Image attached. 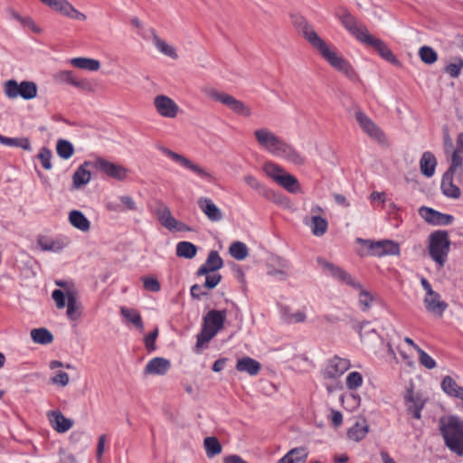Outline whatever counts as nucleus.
<instances>
[{"instance_id":"25","label":"nucleus","mask_w":463,"mask_h":463,"mask_svg":"<svg viewBox=\"0 0 463 463\" xmlns=\"http://www.w3.org/2000/svg\"><path fill=\"white\" fill-rule=\"evenodd\" d=\"M244 182L266 199L271 200L277 203L280 202V194L266 187L255 176L251 175H245Z\"/></svg>"},{"instance_id":"45","label":"nucleus","mask_w":463,"mask_h":463,"mask_svg":"<svg viewBox=\"0 0 463 463\" xmlns=\"http://www.w3.org/2000/svg\"><path fill=\"white\" fill-rule=\"evenodd\" d=\"M121 315L132 323L139 330L144 329L143 322L140 315L134 309H130L125 307H122L120 309Z\"/></svg>"},{"instance_id":"36","label":"nucleus","mask_w":463,"mask_h":463,"mask_svg":"<svg viewBox=\"0 0 463 463\" xmlns=\"http://www.w3.org/2000/svg\"><path fill=\"white\" fill-rule=\"evenodd\" d=\"M152 39L154 45L160 52L175 60L178 58L175 49L161 39L155 30L152 31Z\"/></svg>"},{"instance_id":"8","label":"nucleus","mask_w":463,"mask_h":463,"mask_svg":"<svg viewBox=\"0 0 463 463\" xmlns=\"http://www.w3.org/2000/svg\"><path fill=\"white\" fill-rule=\"evenodd\" d=\"M52 298L57 308L62 309L67 306L66 314L71 320L75 321L80 318V305L77 303V297L74 291L67 290L63 292L61 289H55L52 291Z\"/></svg>"},{"instance_id":"16","label":"nucleus","mask_w":463,"mask_h":463,"mask_svg":"<svg viewBox=\"0 0 463 463\" xmlns=\"http://www.w3.org/2000/svg\"><path fill=\"white\" fill-rule=\"evenodd\" d=\"M154 106L156 112L164 118H175L180 109L174 99L165 95H157L154 99Z\"/></svg>"},{"instance_id":"7","label":"nucleus","mask_w":463,"mask_h":463,"mask_svg":"<svg viewBox=\"0 0 463 463\" xmlns=\"http://www.w3.org/2000/svg\"><path fill=\"white\" fill-rule=\"evenodd\" d=\"M201 91L207 98L222 103L228 107L232 112L237 115L249 118L251 116V109L243 101L235 99L233 96L219 91L217 89L211 86H203Z\"/></svg>"},{"instance_id":"30","label":"nucleus","mask_w":463,"mask_h":463,"mask_svg":"<svg viewBox=\"0 0 463 463\" xmlns=\"http://www.w3.org/2000/svg\"><path fill=\"white\" fill-rule=\"evenodd\" d=\"M441 190L445 196L458 199L461 195L460 189L453 184V175L445 173L441 180Z\"/></svg>"},{"instance_id":"39","label":"nucleus","mask_w":463,"mask_h":463,"mask_svg":"<svg viewBox=\"0 0 463 463\" xmlns=\"http://www.w3.org/2000/svg\"><path fill=\"white\" fill-rule=\"evenodd\" d=\"M55 80L58 82L68 83L74 87L82 88L86 87L85 81H79L73 76V72L71 71H61L55 74Z\"/></svg>"},{"instance_id":"37","label":"nucleus","mask_w":463,"mask_h":463,"mask_svg":"<svg viewBox=\"0 0 463 463\" xmlns=\"http://www.w3.org/2000/svg\"><path fill=\"white\" fill-rule=\"evenodd\" d=\"M71 64L76 68L97 71L100 68V62L98 60L85 57H77L71 60Z\"/></svg>"},{"instance_id":"2","label":"nucleus","mask_w":463,"mask_h":463,"mask_svg":"<svg viewBox=\"0 0 463 463\" xmlns=\"http://www.w3.org/2000/svg\"><path fill=\"white\" fill-rule=\"evenodd\" d=\"M343 26L359 42L364 45L373 47L385 61L393 65H400L399 60L392 53L387 44L369 33L368 28L359 22L349 12L344 11L337 15Z\"/></svg>"},{"instance_id":"49","label":"nucleus","mask_w":463,"mask_h":463,"mask_svg":"<svg viewBox=\"0 0 463 463\" xmlns=\"http://www.w3.org/2000/svg\"><path fill=\"white\" fill-rule=\"evenodd\" d=\"M420 60L426 64H432L438 60L437 52L429 46H422L419 50Z\"/></svg>"},{"instance_id":"6","label":"nucleus","mask_w":463,"mask_h":463,"mask_svg":"<svg viewBox=\"0 0 463 463\" xmlns=\"http://www.w3.org/2000/svg\"><path fill=\"white\" fill-rule=\"evenodd\" d=\"M450 250V241L447 231H436L429 236L428 251L431 260L443 268L448 261Z\"/></svg>"},{"instance_id":"38","label":"nucleus","mask_w":463,"mask_h":463,"mask_svg":"<svg viewBox=\"0 0 463 463\" xmlns=\"http://www.w3.org/2000/svg\"><path fill=\"white\" fill-rule=\"evenodd\" d=\"M31 337L33 341L40 345H48L53 341L52 334L44 327L34 328L31 330Z\"/></svg>"},{"instance_id":"41","label":"nucleus","mask_w":463,"mask_h":463,"mask_svg":"<svg viewBox=\"0 0 463 463\" xmlns=\"http://www.w3.org/2000/svg\"><path fill=\"white\" fill-rule=\"evenodd\" d=\"M56 152L61 158L67 160L73 156L74 146L70 141L61 138L57 141Z\"/></svg>"},{"instance_id":"34","label":"nucleus","mask_w":463,"mask_h":463,"mask_svg":"<svg viewBox=\"0 0 463 463\" xmlns=\"http://www.w3.org/2000/svg\"><path fill=\"white\" fill-rule=\"evenodd\" d=\"M71 224L81 232H88L90 228V222L87 217L78 210H73L69 213Z\"/></svg>"},{"instance_id":"18","label":"nucleus","mask_w":463,"mask_h":463,"mask_svg":"<svg viewBox=\"0 0 463 463\" xmlns=\"http://www.w3.org/2000/svg\"><path fill=\"white\" fill-rule=\"evenodd\" d=\"M355 119L362 129L372 138L377 140L379 143L385 141V136L383 131L369 118L364 112L356 111Z\"/></svg>"},{"instance_id":"10","label":"nucleus","mask_w":463,"mask_h":463,"mask_svg":"<svg viewBox=\"0 0 463 463\" xmlns=\"http://www.w3.org/2000/svg\"><path fill=\"white\" fill-rule=\"evenodd\" d=\"M318 264L326 270L330 276L338 281L350 286L353 288H360L361 283L354 279L347 271L342 268L324 260L321 258L317 259Z\"/></svg>"},{"instance_id":"19","label":"nucleus","mask_w":463,"mask_h":463,"mask_svg":"<svg viewBox=\"0 0 463 463\" xmlns=\"http://www.w3.org/2000/svg\"><path fill=\"white\" fill-rule=\"evenodd\" d=\"M351 366L350 361L339 356H334L323 372L326 379H335L345 373Z\"/></svg>"},{"instance_id":"60","label":"nucleus","mask_w":463,"mask_h":463,"mask_svg":"<svg viewBox=\"0 0 463 463\" xmlns=\"http://www.w3.org/2000/svg\"><path fill=\"white\" fill-rule=\"evenodd\" d=\"M203 286H200L198 284H195L192 286L191 288V296L194 298L200 299L201 297L205 296L207 293L203 290Z\"/></svg>"},{"instance_id":"43","label":"nucleus","mask_w":463,"mask_h":463,"mask_svg":"<svg viewBox=\"0 0 463 463\" xmlns=\"http://www.w3.org/2000/svg\"><path fill=\"white\" fill-rule=\"evenodd\" d=\"M203 445L208 458H213L222 452V445L215 437H206Z\"/></svg>"},{"instance_id":"52","label":"nucleus","mask_w":463,"mask_h":463,"mask_svg":"<svg viewBox=\"0 0 463 463\" xmlns=\"http://www.w3.org/2000/svg\"><path fill=\"white\" fill-rule=\"evenodd\" d=\"M463 68V59L458 57L455 59V61L448 64L445 67V72L448 73L452 78H457Z\"/></svg>"},{"instance_id":"5","label":"nucleus","mask_w":463,"mask_h":463,"mask_svg":"<svg viewBox=\"0 0 463 463\" xmlns=\"http://www.w3.org/2000/svg\"><path fill=\"white\" fill-rule=\"evenodd\" d=\"M226 317V309H213L203 317L202 330L196 336L195 349L197 352L223 328Z\"/></svg>"},{"instance_id":"35","label":"nucleus","mask_w":463,"mask_h":463,"mask_svg":"<svg viewBox=\"0 0 463 463\" xmlns=\"http://www.w3.org/2000/svg\"><path fill=\"white\" fill-rule=\"evenodd\" d=\"M277 179V184L289 193L296 194L301 190L298 180L293 175L285 173Z\"/></svg>"},{"instance_id":"59","label":"nucleus","mask_w":463,"mask_h":463,"mask_svg":"<svg viewBox=\"0 0 463 463\" xmlns=\"http://www.w3.org/2000/svg\"><path fill=\"white\" fill-rule=\"evenodd\" d=\"M221 280L222 276L220 274L216 273L213 275H207L203 287L209 289H213L221 282Z\"/></svg>"},{"instance_id":"15","label":"nucleus","mask_w":463,"mask_h":463,"mask_svg":"<svg viewBox=\"0 0 463 463\" xmlns=\"http://www.w3.org/2000/svg\"><path fill=\"white\" fill-rule=\"evenodd\" d=\"M43 4L46 5L50 8L59 12L62 15L79 20V21H84L86 20V15L77 9L74 8V6L69 3L67 0H40Z\"/></svg>"},{"instance_id":"14","label":"nucleus","mask_w":463,"mask_h":463,"mask_svg":"<svg viewBox=\"0 0 463 463\" xmlns=\"http://www.w3.org/2000/svg\"><path fill=\"white\" fill-rule=\"evenodd\" d=\"M363 241V240H359ZM369 245L370 254L375 257H383L385 255L399 256L400 245L390 240H383L378 241H364Z\"/></svg>"},{"instance_id":"47","label":"nucleus","mask_w":463,"mask_h":463,"mask_svg":"<svg viewBox=\"0 0 463 463\" xmlns=\"http://www.w3.org/2000/svg\"><path fill=\"white\" fill-rule=\"evenodd\" d=\"M359 290L358 301L361 307V309L365 312L368 311L371 307V304L373 301V296L371 292L365 290L362 286L360 288H355Z\"/></svg>"},{"instance_id":"40","label":"nucleus","mask_w":463,"mask_h":463,"mask_svg":"<svg viewBox=\"0 0 463 463\" xmlns=\"http://www.w3.org/2000/svg\"><path fill=\"white\" fill-rule=\"evenodd\" d=\"M197 253V247L189 241H180L176 245V255L185 259H193Z\"/></svg>"},{"instance_id":"20","label":"nucleus","mask_w":463,"mask_h":463,"mask_svg":"<svg viewBox=\"0 0 463 463\" xmlns=\"http://www.w3.org/2000/svg\"><path fill=\"white\" fill-rule=\"evenodd\" d=\"M419 213L421 218L432 225H449L454 220L450 214L442 213L426 206L420 207Z\"/></svg>"},{"instance_id":"31","label":"nucleus","mask_w":463,"mask_h":463,"mask_svg":"<svg viewBox=\"0 0 463 463\" xmlns=\"http://www.w3.org/2000/svg\"><path fill=\"white\" fill-rule=\"evenodd\" d=\"M261 369L260 364L249 356L238 359L236 363V370L239 372H244L251 376L257 375Z\"/></svg>"},{"instance_id":"13","label":"nucleus","mask_w":463,"mask_h":463,"mask_svg":"<svg viewBox=\"0 0 463 463\" xmlns=\"http://www.w3.org/2000/svg\"><path fill=\"white\" fill-rule=\"evenodd\" d=\"M94 168L104 173L108 176L118 181H123L127 178L128 170L124 166L112 163L103 157H98L93 161Z\"/></svg>"},{"instance_id":"58","label":"nucleus","mask_w":463,"mask_h":463,"mask_svg":"<svg viewBox=\"0 0 463 463\" xmlns=\"http://www.w3.org/2000/svg\"><path fill=\"white\" fill-rule=\"evenodd\" d=\"M158 335V329L156 328L154 331H152L151 333H149L146 337H145V345L147 349V351H155L156 350V339Z\"/></svg>"},{"instance_id":"27","label":"nucleus","mask_w":463,"mask_h":463,"mask_svg":"<svg viewBox=\"0 0 463 463\" xmlns=\"http://www.w3.org/2000/svg\"><path fill=\"white\" fill-rule=\"evenodd\" d=\"M47 417L52 427L59 433H64L73 426V420L66 418L60 411H50Z\"/></svg>"},{"instance_id":"12","label":"nucleus","mask_w":463,"mask_h":463,"mask_svg":"<svg viewBox=\"0 0 463 463\" xmlns=\"http://www.w3.org/2000/svg\"><path fill=\"white\" fill-rule=\"evenodd\" d=\"M159 149L164 155L171 158L173 161L178 163L179 165H183L185 168L190 169L191 171L197 174L199 176L206 178L209 181H213L214 179L210 173L202 168L200 165L193 163L190 159L184 157V156L175 153L165 146H161Z\"/></svg>"},{"instance_id":"17","label":"nucleus","mask_w":463,"mask_h":463,"mask_svg":"<svg viewBox=\"0 0 463 463\" xmlns=\"http://www.w3.org/2000/svg\"><path fill=\"white\" fill-rule=\"evenodd\" d=\"M355 119L362 129L372 138L377 140L379 143L385 141V136L383 131L369 118L364 112L356 111Z\"/></svg>"},{"instance_id":"22","label":"nucleus","mask_w":463,"mask_h":463,"mask_svg":"<svg viewBox=\"0 0 463 463\" xmlns=\"http://www.w3.org/2000/svg\"><path fill=\"white\" fill-rule=\"evenodd\" d=\"M423 303L428 312L441 317L443 313L448 308V304L441 300L440 295L434 291L429 295H426Z\"/></svg>"},{"instance_id":"46","label":"nucleus","mask_w":463,"mask_h":463,"mask_svg":"<svg viewBox=\"0 0 463 463\" xmlns=\"http://www.w3.org/2000/svg\"><path fill=\"white\" fill-rule=\"evenodd\" d=\"M263 171L265 172V174L268 176L272 178L276 183L278 182L277 178H280V176L286 173L281 166H279V165H277L271 161L266 162L263 165Z\"/></svg>"},{"instance_id":"24","label":"nucleus","mask_w":463,"mask_h":463,"mask_svg":"<svg viewBox=\"0 0 463 463\" xmlns=\"http://www.w3.org/2000/svg\"><path fill=\"white\" fill-rule=\"evenodd\" d=\"M154 213L160 224L169 231H172V227L176 224V219L172 215L169 207L162 201L156 202Z\"/></svg>"},{"instance_id":"3","label":"nucleus","mask_w":463,"mask_h":463,"mask_svg":"<svg viewBox=\"0 0 463 463\" xmlns=\"http://www.w3.org/2000/svg\"><path fill=\"white\" fill-rule=\"evenodd\" d=\"M253 136L258 145L269 153L283 157L297 165L305 164V158L285 140L278 137L268 128L254 130Z\"/></svg>"},{"instance_id":"32","label":"nucleus","mask_w":463,"mask_h":463,"mask_svg":"<svg viewBox=\"0 0 463 463\" xmlns=\"http://www.w3.org/2000/svg\"><path fill=\"white\" fill-rule=\"evenodd\" d=\"M437 165V160L431 152H424L420 160V169L421 174L426 177L433 176L435 168Z\"/></svg>"},{"instance_id":"64","label":"nucleus","mask_w":463,"mask_h":463,"mask_svg":"<svg viewBox=\"0 0 463 463\" xmlns=\"http://www.w3.org/2000/svg\"><path fill=\"white\" fill-rule=\"evenodd\" d=\"M105 442H106V435L102 434L99 437L98 446H97V455L99 458L102 456L105 449Z\"/></svg>"},{"instance_id":"50","label":"nucleus","mask_w":463,"mask_h":463,"mask_svg":"<svg viewBox=\"0 0 463 463\" xmlns=\"http://www.w3.org/2000/svg\"><path fill=\"white\" fill-rule=\"evenodd\" d=\"M451 152V165L446 173L453 175L457 169L463 168V151L452 150Z\"/></svg>"},{"instance_id":"21","label":"nucleus","mask_w":463,"mask_h":463,"mask_svg":"<svg viewBox=\"0 0 463 463\" xmlns=\"http://www.w3.org/2000/svg\"><path fill=\"white\" fill-rule=\"evenodd\" d=\"M407 411L411 413L412 417L420 419V412L425 405V400L419 392H414L412 388H408L404 395Z\"/></svg>"},{"instance_id":"56","label":"nucleus","mask_w":463,"mask_h":463,"mask_svg":"<svg viewBox=\"0 0 463 463\" xmlns=\"http://www.w3.org/2000/svg\"><path fill=\"white\" fill-rule=\"evenodd\" d=\"M443 132V143H444V149L446 153H450L452 150H454V144L453 140L449 136V131L448 126H443L442 128Z\"/></svg>"},{"instance_id":"62","label":"nucleus","mask_w":463,"mask_h":463,"mask_svg":"<svg viewBox=\"0 0 463 463\" xmlns=\"http://www.w3.org/2000/svg\"><path fill=\"white\" fill-rule=\"evenodd\" d=\"M120 201H121V203L123 204L126 205V207L128 210H131V211L136 210V203H135L134 200L130 196L123 195V196L120 197Z\"/></svg>"},{"instance_id":"54","label":"nucleus","mask_w":463,"mask_h":463,"mask_svg":"<svg viewBox=\"0 0 463 463\" xmlns=\"http://www.w3.org/2000/svg\"><path fill=\"white\" fill-rule=\"evenodd\" d=\"M419 354V361L422 366L427 369H433L436 367L435 360L430 356L424 350L421 348L417 352Z\"/></svg>"},{"instance_id":"48","label":"nucleus","mask_w":463,"mask_h":463,"mask_svg":"<svg viewBox=\"0 0 463 463\" xmlns=\"http://www.w3.org/2000/svg\"><path fill=\"white\" fill-rule=\"evenodd\" d=\"M205 264L206 267L209 268V269L214 272L222 268L223 261L216 250H212L207 256Z\"/></svg>"},{"instance_id":"44","label":"nucleus","mask_w":463,"mask_h":463,"mask_svg":"<svg viewBox=\"0 0 463 463\" xmlns=\"http://www.w3.org/2000/svg\"><path fill=\"white\" fill-rule=\"evenodd\" d=\"M230 254L237 260H242L247 258L249 250L245 243L241 241H234L229 249Z\"/></svg>"},{"instance_id":"11","label":"nucleus","mask_w":463,"mask_h":463,"mask_svg":"<svg viewBox=\"0 0 463 463\" xmlns=\"http://www.w3.org/2000/svg\"><path fill=\"white\" fill-rule=\"evenodd\" d=\"M320 213H324V210L319 205H315L310 210V216L304 218V223L307 225L313 235L320 237L323 236L328 228V222L326 218L320 216Z\"/></svg>"},{"instance_id":"26","label":"nucleus","mask_w":463,"mask_h":463,"mask_svg":"<svg viewBox=\"0 0 463 463\" xmlns=\"http://www.w3.org/2000/svg\"><path fill=\"white\" fill-rule=\"evenodd\" d=\"M198 207L205 214L209 221L220 222L223 215L222 211L214 204L212 199L200 197L197 202Z\"/></svg>"},{"instance_id":"53","label":"nucleus","mask_w":463,"mask_h":463,"mask_svg":"<svg viewBox=\"0 0 463 463\" xmlns=\"http://www.w3.org/2000/svg\"><path fill=\"white\" fill-rule=\"evenodd\" d=\"M363 383L362 374L358 372H352L346 377V386L349 390H355Z\"/></svg>"},{"instance_id":"4","label":"nucleus","mask_w":463,"mask_h":463,"mask_svg":"<svg viewBox=\"0 0 463 463\" xmlns=\"http://www.w3.org/2000/svg\"><path fill=\"white\" fill-rule=\"evenodd\" d=\"M439 430L446 446L455 454L463 456V420L457 416L441 418Z\"/></svg>"},{"instance_id":"42","label":"nucleus","mask_w":463,"mask_h":463,"mask_svg":"<svg viewBox=\"0 0 463 463\" xmlns=\"http://www.w3.org/2000/svg\"><path fill=\"white\" fill-rule=\"evenodd\" d=\"M37 244L44 251H61L64 248V243L60 241L49 240L45 237H40Z\"/></svg>"},{"instance_id":"1","label":"nucleus","mask_w":463,"mask_h":463,"mask_svg":"<svg viewBox=\"0 0 463 463\" xmlns=\"http://www.w3.org/2000/svg\"><path fill=\"white\" fill-rule=\"evenodd\" d=\"M291 23L297 32L303 36L334 69L344 73L352 80L357 79V73L349 61L336 52L331 50L305 17L299 14H293L291 15Z\"/></svg>"},{"instance_id":"23","label":"nucleus","mask_w":463,"mask_h":463,"mask_svg":"<svg viewBox=\"0 0 463 463\" xmlns=\"http://www.w3.org/2000/svg\"><path fill=\"white\" fill-rule=\"evenodd\" d=\"M88 167H93V161H84L74 172L72 175V189L78 190L90 183L91 179L90 171Z\"/></svg>"},{"instance_id":"9","label":"nucleus","mask_w":463,"mask_h":463,"mask_svg":"<svg viewBox=\"0 0 463 463\" xmlns=\"http://www.w3.org/2000/svg\"><path fill=\"white\" fill-rule=\"evenodd\" d=\"M37 85L33 81L23 80L20 84L15 80H9L5 82V94L9 99L18 97L24 99H33L37 96Z\"/></svg>"},{"instance_id":"55","label":"nucleus","mask_w":463,"mask_h":463,"mask_svg":"<svg viewBox=\"0 0 463 463\" xmlns=\"http://www.w3.org/2000/svg\"><path fill=\"white\" fill-rule=\"evenodd\" d=\"M143 286L145 289L151 292H158L161 289L158 279L155 277H144L142 278Z\"/></svg>"},{"instance_id":"29","label":"nucleus","mask_w":463,"mask_h":463,"mask_svg":"<svg viewBox=\"0 0 463 463\" xmlns=\"http://www.w3.org/2000/svg\"><path fill=\"white\" fill-rule=\"evenodd\" d=\"M308 457V450L306 447L291 449L277 463H305Z\"/></svg>"},{"instance_id":"57","label":"nucleus","mask_w":463,"mask_h":463,"mask_svg":"<svg viewBox=\"0 0 463 463\" xmlns=\"http://www.w3.org/2000/svg\"><path fill=\"white\" fill-rule=\"evenodd\" d=\"M52 383L65 387L69 383V375L65 372H58L52 379Z\"/></svg>"},{"instance_id":"28","label":"nucleus","mask_w":463,"mask_h":463,"mask_svg":"<svg viewBox=\"0 0 463 463\" xmlns=\"http://www.w3.org/2000/svg\"><path fill=\"white\" fill-rule=\"evenodd\" d=\"M171 367L168 359L163 357H155L151 359L144 369L146 375H165Z\"/></svg>"},{"instance_id":"61","label":"nucleus","mask_w":463,"mask_h":463,"mask_svg":"<svg viewBox=\"0 0 463 463\" xmlns=\"http://www.w3.org/2000/svg\"><path fill=\"white\" fill-rule=\"evenodd\" d=\"M16 146L21 147L25 151L32 150L30 140L27 137H18L16 140Z\"/></svg>"},{"instance_id":"63","label":"nucleus","mask_w":463,"mask_h":463,"mask_svg":"<svg viewBox=\"0 0 463 463\" xmlns=\"http://www.w3.org/2000/svg\"><path fill=\"white\" fill-rule=\"evenodd\" d=\"M306 317L307 316L303 311H297L289 316L290 320L295 323L304 322L306 320Z\"/></svg>"},{"instance_id":"51","label":"nucleus","mask_w":463,"mask_h":463,"mask_svg":"<svg viewBox=\"0 0 463 463\" xmlns=\"http://www.w3.org/2000/svg\"><path fill=\"white\" fill-rule=\"evenodd\" d=\"M52 157V151L48 147L43 146L41 148V150L38 154V159L40 160V162L44 169H46V170L52 169V165L51 162Z\"/></svg>"},{"instance_id":"33","label":"nucleus","mask_w":463,"mask_h":463,"mask_svg":"<svg viewBox=\"0 0 463 463\" xmlns=\"http://www.w3.org/2000/svg\"><path fill=\"white\" fill-rule=\"evenodd\" d=\"M369 432V425L366 420L363 419L360 421H356L347 431V436L354 441H360L364 439Z\"/></svg>"}]
</instances>
